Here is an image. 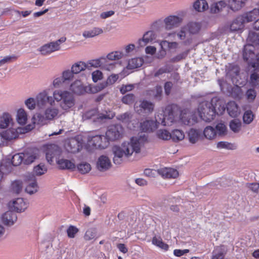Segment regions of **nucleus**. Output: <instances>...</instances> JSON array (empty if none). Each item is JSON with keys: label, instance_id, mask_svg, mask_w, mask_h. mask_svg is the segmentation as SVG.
<instances>
[{"label": "nucleus", "instance_id": "obj_15", "mask_svg": "<svg viewBox=\"0 0 259 259\" xmlns=\"http://www.w3.org/2000/svg\"><path fill=\"white\" fill-rule=\"evenodd\" d=\"M65 148L69 152L75 153L81 149L82 142L78 139L72 138L67 143Z\"/></svg>", "mask_w": 259, "mask_h": 259}, {"label": "nucleus", "instance_id": "obj_19", "mask_svg": "<svg viewBox=\"0 0 259 259\" xmlns=\"http://www.w3.org/2000/svg\"><path fill=\"white\" fill-rule=\"evenodd\" d=\"M158 174L163 178H176L178 176L179 172L172 168L163 167L158 169Z\"/></svg>", "mask_w": 259, "mask_h": 259}, {"label": "nucleus", "instance_id": "obj_43", "mask_svg": "<svg viewBox=\"0 0 259 259\" xmlns=\"http://www.w3.org/2000/svg\"><path fill=\"white\" fill-rule=\"evenodd\" d=\"M78 171L81 174H85L89 172L92 167L89 163L82 161L78 164L76 166Z\"/></svg>", "mask_w": 259, "mask_h": 259}, {"label": "nucleus", "instance_id": "obj_54", "mask_svg": "<svg viewBox=\"0 0 259 259\" xmlns=\"http://www.w3.org/2000/svg\"><path fill=\"white\" fill-rule=\"evenodd\" d=\"M102 64V58L100 59L91 60L88 61L86 63V65H87V69L90 70L92 67L94 68H98L101 67Z\"/></svg>", "mask_w": 259, "mask_h": 259}, {"label": "nucleus", "instance_id": "obj_61", "mask_svg": "<svg viewBox=\"0 0 259 259\" xmlns=\"http://www.w3.org/2000/svg\"><path fill=\"white\" fill-rule=\"evenodd\" d=\"M217 147L219 149H226L233 150L235 149V146L227 142L221 141L218 143Z\"/></svg>", "mask_w": 259, "mask_h": 259}, {"label": "nucleus", "instance_id": "obj_4", "mask_svg": "<svg viewBox=\"0 0 259 259\" xmlns=\"http://www.w3.org/2000/svg\"><path fill=\"white\" fill-rule=\"evenodd\" d=\"M49 107L47 108L42 113H36L32 118L33 124L28 125L26 128L30 131L34 127V125H42L47 123L48 121H50L57 117L59 114L58 108L54 107Z\"/></svg>", "mask_w": 259, "mask_h": 259}, {"label": "nucleus", "instance_id": "obj_6", "mask_svg": "<svg viewBox=\"0 0 259 259\" xmlns=\"http://www.w3.org/2000/svg\"><path fill=\"white\" fill-rule=\"evenodd\" d=\"M115 116V113L112 111H106L105 113H98L95 109H92L84 113L82 115L83 120L92 119L94 121L102 120L105 119H112Z\"/></svg>", "mask_w": 259, "mask_h": 259}, {"label": "nucleus", "instance_id": "obj_59", "mask_svg": "<svg viewBox=\"0 0 259 259\" xmlns=\"http://www.w3.org/2000/svg\"><path fill=\"white\" fill-rule=\"evenodd\" d=\"M74 72L71 70H64L62 73V77L64 79V81H70L73 79L74 77Z\"/></svg>", "mask_w": 259, "mask_h": 259}, {"label": "nucleus", "instance_id": "obj_2", "mask_svg": "<svg viewBox=\"0 0 259 259\" xmlns=\"http://www.w3.org/2000/svg\"><path fill=\"white\" fill-rule=\"evenodd\" d=\"M146 140L145 136L133 137L130 141L123 143L121 146H114L112 150L114 163L120 164L123 161V157L128 158L133 154L139 153Z\"/></svg>", "mask_w": 259, "mask_h": 259}, {"label": "nucleus", "instance_id": "obj_21", "mask_svg": "<svg viewBox=\"0 0 259 259\" xmlns=\"http://www.w3.org/2000/svg\"><path fill=\"white\" fill-rule=\"evenodd\" d=\"M156 35L153 31H148L143 35L142 38L140 39L138 41L139 47H143L147 44L151 42L156 38Z\"/></svg>", "mask_w": 259, "mask_h": 259}, {"label": "nucleus", "instance_id": "obj_1", "mask_svg": "<svg viewBox=\"0 0 259 259\" xmlns=\"http://www.w3.org/2000/svg\"><path fill=\"white\" fill-rule=\"evenodd\" d=\"M56 102L59 104L60 108L65 111H69L75 106V100L73 96L67 90H56L50 96L47 90L38 93L36 98H29L24 104L27 108L33 110L37 106L39 108H43L48 103L50 106H54Z\"/></svg>", "mask_w": 259, "mask_h": 259}, {"label": "nucleus", "instance_id": "obj_52", "mask_svg": "<svg viewBox=\"0 0 259 259\" xmlns=\"http://www.w3.org/2000/svg\"><path fill=\"white\" fill-rule=\"evenodd\" d=\"M156 135L157 137L163 140H168L170 139L171 133L166 130L160 129L157 131Z\"/></svg>", "mask_w": 259, "mask_h": 259}, {"label": "nucleus", "instance_id": "obj_22", "mask_svg": "<svg viewBox=\"0 0 259 259\" xmlns=\"http://www.w3.org/2000/svg\"><path fill=\"white\" fill-rule=\"evenodd\" d=\"M20 132V128L15 129L13 128H9L3 132V135L6 144L8 142L17 138Z\"/></svg>", "mask_w": 259, "mask_h": 259}, {"label": "nucleus", "instance_id": "obj_42", "mask_svg": "<svg viewBox=\"0 0 259 259\" xmlns=\"http://www.w3.org/2000/svg\"><path fill=\"white\" fill-rule=\"evenodd\" d=\"M249 84L254 88H259V72L253 71L251 73L249 79Z\"/></svg>", "mask_w": 259, "mask_h": 259}, {"label": "nucleus", "instance_id": "obj_53", "mask_svg": "<svg viewBox=\"0 0 259 259\" xmlns=\"http://www.w3.org/2000/svg\"><path fill=\"white\" fill-rule=\"evenodd\" d=\"M47 171V167L45 164L40 163L35 166L33 169V173L38 176L45 174Z\"/></svg>", "mask_w": 259, "mask_h": 259}, {"label": "nucleus", "instance_id": "obj_34", "mask_svg": "<svg viewBox=\"0 0 259 259\" xmlns=\"http://www.w3.org/2000/svg\"><path fill=\"white\" fill-rule=\"evenodd\" d=\"M103 33V30L100 27H94L93 28L85 30L82 33V36L85 38H92Z\"/></svg>", "mask_w": 259, "mask_h": 259}, {"label": "nucleus", "instance_id": "obj_29", "mask_svg": "<svg viewBox=\"0 0 259 259\" xmlns=\"http://www.w3.org/2000/svg\"><path fill=\"white\" fill-rule=\"evenodd\" d=\"M56 162L61 169H74L75 168V164L69 160L61 158L57 160Z\"/></svg>", "mask_w": 259, "mask_h": 259}, {"label": "nucleus", "instance_id": "obj_56", "mask_svg": "<svg viewBox=\"0 0 259 259\" xmlns=\"http://www.w3.org/2000/svg\"><path fill=\"white\" fill-rule=\"evenodd\" d=\"M23 153H18L14 155L12 157L11 163L13 166L19 165L23 162Z\"/></svg>", "mask_w": 259, "mask_h": 259}, {"label": "nucleus", "instance_id": "obj_51", "mask_svg": "<svg viewBox=\"0 0 259 259\" xmlns=\"http://www.w3.org/2000/svg\"><path fill=\"white\" fill-rule=\"evenodd\" d=\"M244 23L242 20L239 21L238 16L232 22L230 25V30L231 31H236L241 29Z\"/></svg>", "mask_w": 259, "mask_h": 259}, {"label": "nucleus", "instance_id": "obj_49", "mask_svg": "<svg viewBox=\"0 0 259 259\" xmlns=\"http://www.w3.org/2000/svg\"><path fill=\"white\" fill-rule=\"evenodd\" d=\"M214 99H217V101L213 102V104L216 109V114L221 115L224 113L226 109L225 105L222 101L218 99L217 98H215Z\"/></svg>", "mask_w": 259, "mask_h": 259}, {"label": "nucleus", "instance_id": "obj_39", "mask_svg": "<svg viewBox=\"0 0 259 259\" xmlns=\"http://www.w3.org/2000/svg\"><path fill=\"white\" fill-rule=\"evenodd\" d=\"M71 69L72 72L76 74L87 69V65H86V63L84 62L78 61L73 64Z\"/></svg>", "mask_w": 259, "mask_h": 259}, {"label": "nucleus", "instance_id": "obj_48", "mask_svg": "<svg viewBox=\"0 0 259 259\" xmlns=\"http://www.w3.org/2000/svg\"><path fill=\"white\" fill-rule=\"evenodd\" d=\"M186 30H188L190 33L195 34L199 31L201 25L198 22H192L189 23L186 26Z\"/></svg>", "mask_w": 259, "mask_h": 259}, {"label": "nucleus", "instance_id": "obj_9", "mask_svg": "<svg viewBox=\"0 0 259 259\" xmlns=\"http://www.w3.org/2000/svg\"><path fill=\"white\" fill-rule=\"evenodd\" d=\"M89 144L95 148L104 149L108 145V141L106 137L101 135H96L89 138Z\"/></svg>", "mask_w": 259, "mask_h": 259}, {"label": "nucleus", "instance_id": "obj_20", "mask_svg": "<svg viewBox=\"0 0 259 259\" xmlns=\"http://www.w3.org/2000/svg\"><path fill=\"white\" fill-rule=\"evenodd\" d=\"M139 108L140 109H138V106L135 107V110L139 114L143 111L145 113H151L154 110V104L150 101L144 100L141 102Z\"/></svg>", "mask_w": 259, "mask_h": 259}, {"label": "nucleus", "instance_id": "obj_10", "mask_svg": "<svg viewBox=\"0 0 259 259\" xmlns=\"http://www.w3.org/2000/svg\"><path fill=\"white\" fill-rule=\"evenodd\" d=\"M87 85L84 86L81 81L79 79H76L71 83L69 90L71 92L70 93L73 95V94L80 95L87 93ZM68 92V91H67ZM74 97V96H73ZM75 98V97H74ZM75 100V99H74Z\"/></svg>", "mask_w": 259, "mask_h": 259}, {"label": "nucleus", "instance_id": "obj_55", "mask_svg": "<svg viewBox=\"0 0 259 259\" xmlns=\"http://www.w3.org/2000/svg\"><path fill=\"white\" fill-rule=\"evenodd\" d=\"M241 125V122L240 120L237 119H234L231 120L229 124L231 130L234 133H238L239 132Z\"/></svg>", "mask_w": 259, "mask_h": 259}, {"label": "nucleus", "instance_id": "obj_33", "mask_svg": "<svg viewBox=\"0 0 259 259\" xmlns=\"http://www.w3.org/2000/svg\"><path fill=\"white\" fill-rule=\"evenodd\" d=\"M107 87V83L105 82V81L96 85H88L87 88V93L96 94L102 91Z\"/></svg>", "mask_w": 259, "mask_h": 259}, {"label": "nucleus", "instance_id": "obj_36", "mask_svg": "<svg viewBox=\"0 0 259 259\" xmlns=\"http://www.w3.org/2000/svg\"><path fill=\"white\" fill-rule=\"evenodd\" d=\"M203 134L205 138L212 140L217 136V133L215 129L211 126H207L203 131Z\"/></svg>", "mask_w": 259, "mask_h": 259}, {"label": "nucleus", "instance_id": "obj_3", "mask_svg": "<svg viewBox=\"0 0 259 259\" xmlns=\"http://www.w3.org/2000/svg\"><path fill=\"white\" fill-rule=\"evenodd\" d=\"M176 116L171 108L168 106L165 108L162 113L155 116V121L146 120L141 123V130L144 132H149L156 129L158 124L164 126H170L175 121Z\"/></svg>", "mask_w": 259, "mask_h": 259}, {"label": "nucleus", "instance_id": "obj_31", "mask_svg": "<svg viewBox=\"0 0 259 259\" xmlns=\"http://www.w3.org/2000/svg\"><path fill=\"white\" fill-rule=\"evenodd\" d=\"M228 5V3L225 1H220L214 3L210 6V11L211 13L217 14L221 11Z\"/></svg>", "mask_w": 259, "mask_h": 259}, {"label": "nucleus", "instance_id": "obj_38", "mask_svg": "<svg viewBox=\"0 0 259 259\" xmlns=\"http://www.w3.org/2000/svg\"><path fill=\"white\" fill-rule=\"evenodd\" d=\"M170 139L175 142L183 140L185 138V134L182 130L175 129L171 132Z\"/></svg>", "mask_w": 259, "mask_h": 259}, {"label": "nucleus", "instance_id": "obj_35", "mask_svg": "<svg viewBox=\"0 0 259 259\" xmlns=\"http://www.w3.org/2000/svg\"><path fill=\"white\" fill-rule=\"evenodd\" d=\"M194 9L198 12H203L208 9V5L206 0H196L193 4Z\"/></svg>", "mask_w": 259, "mask_h": 259}, {"label": "nucleus", "instance_id": "obj_63", "mask_svg": "<svg viewBox=\"0 0 259 259\" xmlns=\"http://www.w3.org/2000/svg\"><path fill=\"white\" fill-rule=\"evenodd\" d=\"M254 115L250 110H247L245 112L243 119L245 123L249 124L252 122L253 119Z\"/></svg>", "mask_w": 259, "mask_h": 259}, {"label": "nucleus", "instance_id": "obj_60", "mask_svg": "<svg viewBox=\"0 0 259 259\" xmlns=\"http://www.w3.org/2000/svg\"><path fill=\"white\" fill-rule=\"evenodd\" d=\"M96 230L95 228L88 229L84 234V239L86 240H91L94 239L96 236Z\"/></svg>", "mask_w": 259, "mask_h": 259}, {"label": "nucleus", "instance_id": "obj_62", "mask_svg": "<svg viewBox=\"0 0 259 259\" xmlns=\"http://www.w3.org/2000/svg\"><path fill=\"white\" fill-rule=\"evenodd\" d=\"M116 118L118 120H120L122 122L127 123L131 119L132 115L130 112H125L123 114L118 115Z\"/></svg>", "mask_w": 259, "mask_h": 259}, {"label": "nucleus", "instance_id": "obj_30", "mask_svg": "<svg viewBox=\"0 0 259 259\" xmlns=\"http://www.w3.org/2000/svg\"><path fill=\"white\" fill-rule=\"evenodd\" d=\"M28 119V115L23 108H19L17 110L16 120L20 125H24Z\"/></svg>", "mask_w": 259, "mask_h": 259}, {"label": "nucleus", "instance_id": "obj_64", "mask_svg": "<svg viewBox=\"0 0 259 259\" xmlns=\"http://www.w3.org/2000/svg\"><path fill=\"white\" fill-rule=\"evenodd\" d=\"M245 95L249 102H252L256 96V92L254 89H249L246 91Z\"/></svg>", "mask_w": 259, "mask_h": 259}, {"label": "nucleus", "instance_id": "obj_40", "mask_svg": "<svg viewBox=\"0 0 259 259\" xmlns=\"http://www.w3.org/2000/svg\"><path fill=\"white\" fill-rule=\"evenodd\" d=\"M247 40L249 43L247 45L252 46L254 48V45H259V33L249 32Z\"/></svg>", "mask_w": 259, "mask_h": 259}, {"label": "nucleus", "instance_id": "obj_17", "mask_svg": "<svg viewBox=\"0 0 259 259\" xmlns=\"http://www.w3.org/2000/svg\"><path fill=\"white\" fill-rule=\"evenodd\" d=\"M9 206L17 212H21L27 208L28 204L22 198H18L9 203Z\"/></svg>", "mask_w": 259, "mask_h": 259}, {"label": "nucleus", "instance_id": "obj_8", "mask_svg": "<svg viewBox=\"0 0 259 259\" xmlns=\"http://www.w3.org/2000/svg\"><path fill=\"white\" fill-rule=\"evenodd\" d=\"M123 131L122 126L119 124L109 126L106 132L107 140L114 141L119 139L123 134Z\"/></svg>", "mask_w": 259, "mask_h": 259}, {"label": "nucleus", "instance_id": "obj_23", "mask_svg": "<svg viewBox=\"0 0 259 259\" xmlns=\"http://www.w3.org/2000/svg\"><path fill=\"white\" fill-rule=\"evenodd\" d=\"M259 15V10L256 8L252 11L238 16L239 21L242 20L244 23L253 21Z\"/></svg>", "mask_w": 259, "mask_h": 259}, {"label": "nucleus", "instance_id": "obj_13", "mask_svg": "<svg viewBox=\"0 0 259 259\" xmlns=\"http://www.w3.org/2000/svg\"><path fill=\"white\" fill-rule=\"evenodd\" d=\"M45 153L48 162L52 164L54 161V158L60 153V151L56 145L50 144L46 146Z\"/></svg>", "mask_w": 259, "mask_h": 259}, {"label": "nucleus", "instance_id": "obj_45", "mask_svg": "<svg viewBox=\"0 0 259 259\" xmlns=\"http://www.w3.org/2000/svg\"><path fill=\"white\" fill-rule=\"evenodd\" d=\"M123 52L120 51H113L107 54L106 59L110 61H118L124 56Z\"/></svg>", "mask_w": 259, "mask_h": 259}, {"label": "nucleus", "instance_id": "obj_25", "mask_svg": "<svg viewBox=\"0 0 259 259\" xmlns=\"http://www.w3.org/2000/svg\"><path fill=\"white\" fill-rule=\"evenodd\" d=\"M247 0H228V7L232 11L235 12L243 8Z\"/></svg>", "mask_w": 259, "mask_h": 259}, {"label": "nucleus", "instance_id": "obj_24", "mask_svg": "<svg viewBox=\"0 0 259 259\" xmlns=\"http://www.w3.org/2000/svg\"><path fill=\"white\" fill-rule=\"evenodd\" d=\"M146 94L149 98L160 101L162 98V88L161 86L157 85L153 89L148 90Z\"/></svg>", "mask_w": 259, "mask_h": 259}, {"label": "nucleus", "instance_id": "obj_26", "mask_svg": "<svg viewBox=\"0 0 259 259\" xmlns=\"http://www.w3.org/2000/svg\"><path fill=\"white\" fill-rule=\"evenodd\" d=\"M38 51L40 52L42 55L47 56L59 50L57 48V45H55L52 41L40 47Z\"/></svg>", "mask_w": 259, "mask_h": 259}, {"label": "nucleus", "instance_id": "obj_14", "mask_svg": "<svg viewBox=\"0 0 259 259\" xmlns=\"http://www.w3.org/2000/svg\"><path fill=\"white\" fill-rule=\"evenodd\" d=\"M111 166V162L109 157L105 155L100 156L96 163V167L100 171H105Z\"/></svg>", "mask_w": 259, "mask_h": 259}, {"label": "nucleus", "instance_id": "obj_16", "mask_svg": "<svg viewBox=\"0 0 259 259\" xmlns=\"http://www.w3.org/2000/svg\"><path fill=\"white\" fill-rule=\"evenodd\" d=\"M1 220L4 225L11 226L16 222L17 217L14 211H7L2 215Z\"/></svg>", "mask_w": 259, "mask_h": 259}, {"label": "nucleus", "instance_id": "obj_47", "mask_svg": "<svg viewBox=\"0 0 259 259\" xmlns=\"http://www.w3.org/2000/svg\"><path fill=\"white\" fill-rule=\"evenodd\" d=\"M225 254V250L222 246H217L212 252L211 259H224Z\"/></svg>", "mask_w": 259, "mask_h": 259}, {"label": "nucleus", "instance_id": "obj_44", "mask_svg": "<svg viewBox=\"0 0 259 259\" xmlns=\"http://www.w3.org/2000/svg\"><path fill=\"white\" fill-rule=\"evenodd\" d=\"M201 132L199 130L192 128L188 132L189 141L192 143H195L199 139Z\"/></svg>", "mask_w": 259, "mask_h": 259}, {"label": "nucleus", "instance_id": "obj_11", "mask_svg": "<svg viewBox=\"0 0 259 259\" xmlns=\"http://www.w3.org/2000/svg\"><path fill=\"white\" fill-rule=\"evenodd\" d=\"M182 21L181 17L175 15L169 16L164 20L165 28L166 30H171L178 26Z\"/></svg>", "mask_w": 259, "mask_h": 259}, {"label": "nucleus", "instance_id": "obj_50", "mask_svg": "<svg viewBox=\"0 0 259 259\" xmlns=\"http://www.w3.org/2000/svg\"><path fill=\"white\" fill-rule=\"evenodd\" d=\"M159 46H163L169 50H176L178 48L179 44L176 41L170 42L165 40H160L159 41Z\"/></svg>", "mask_w": 259, "mask_h": 259}, {"label": "nucleus", "instance_id": "obj_58", "mask_svg": "<svg viewBox=\"0 0 259 259\" xmlns=\"http://www.w3.org/2000/svg\"><path fill=\"white\" fill-rule=\"evenodd\" d=\"M22 189V183L20 181H15L12 183L11 190L17 194L19 193Z\"/></svg>", "mask_w": 259, "mask_h": 259}, {"label": "nucleus", "instance_id": "obj_57", "mask_svg": "<svg viewBox=\"0 0 259 259\" xmlns=\"http://www.w3.org/2000/svg\"><path fill=\"white\" fill-rule=\"evenodd\" d=\"M217 131V135L222 136L227 134V128L225 124L223 123H218L214 128Z\"/></svg>", "mask_w": 259, "mask_h": 259}, {"label": "nucleus", "instance_id": "obj_12", "mask_svg": "<svg viewBox=\"0 0 259 259\" xmlns=\"http://www.w3.org/2000/svg\"><path fill=\"white\" fill-rule=\"evenodd\" d=\"M180 119L183 123L186 125H193L196 122L197 116L188 110H184L180 115Z\"/></svg>", "mask_w": 259, "mask_h": 259}, {"label": "nucleus", "instance_id": "obj_46", "mask_svg": "<svg viewBox=\"0 0 259 259\" xmlns=\"http://www.w3.org/2000/svg\"><path fill=\"white\" fill-rule=\"evenodd\" d=\"M152 242L153 244L164 251H167L169 248L168 245L164 243L160 237H154L152 240Z\"/></svg>", "mask_w": 259, "mask_h": 259}, {"label": "nucleus", "instance_id": "obj_7", "mask_svg": "<svg viewBox=\"0 0 259 259\" xmlns=\"http://www.w3.org/2000/svg\"><path fill=\"white\" fill-rule=\"evenodd\" d=\"M243 59L253 67H259V54L255 55L254 48L250 45H245L243 53Z\"/></svg>", "mask_w": 259, "mask_h": 259}, {"label": "nucleus", "instance_id": "obj_5", "mask_svg": "<svg viewBox=\"0 0 259 259\" xmlns=\"http://www.w3.org/2000/svg\"><path fill=\"white\" fill-rule=\"evenodd\" d=\"M216 99H212L211 102L203 101L199 103L197 112L200 118L205 122L213 120L216 115V109L213 102Z\"/></svg>", "mask_w": 259, "mask_h": 259}, {"label": "nucleus", "instance_id": "obj_28", "mask_svg": "<svg viewBox=\"0 0 259 259\" xmlns=\"http://www.w3.org/2000/svg\"><path fill=\"white\" fill-rule=\"evenodd\" d=\"M36 150L30 149L23 153V162L25 164L32 163L37 157Z\"/></svg>", "mask_w": 259, "mask_h": 259}, {"label": "nucleus", "instance_id": "obj_37", "mask_svg": "<svg viewBox=\"0 0 259 259\" xmlns=\"http://www.w3.org/2000/svg\"><path fill=\"white\" fill-rule=\"evenodd\" d=\"M144 63V60L142 58L137 57L133 58L129 60L127 68L129 69H133L140 67Z\"/></svg>", "mask_w": 259, "mask_h": 259}, {"label": "nucleus", "instance_id": "obj_18", "mask_svg": "<svg viewBox=\"0 0 259 259\" xmlns=\"http://www.w3.org/2000/svg\"><path fill=\"white\" fill-rule=\"evenodd\" d=\"M27 181L28 184L25 188V191L29 194L36 193L38 190V186L35 177L30 175L27 179Z\"/></svg>", "mask_w": 259, "mask_h": 259}, {"label": "nucleus", "instance_id": "obj_27", "mask_svg": "<svg viewBox=\"0 0 259 259\" xmlns=\"http://www.w3.org/2000/svg\"><path fill=\"white\" fill-rule=\"evenodd\" d=\"M13 119L12 115L8 113L4 112L0 117V128L5 129L12 125Z\"/></svg>", "mask_w": 259, "mask_h": 259}, {"label": "nucleus", "instance_id": "obj_41", "mask_svg": "<svg viewBox=\"0 0 259 259\" xmlns=\"http://www.w3.org/2000/svg\"><path fill=\"white\" fill-rule=\"evenodd\" d=\"M110 60H108L105 58H102V64L101 68L103 70L107 71L113 70L116 65L115 62H110Z\"/></svg>", "mask_w": 259, "mask_h": 259}, {"label": "nucleus", "instance_id": "obj_32", "mask_svg": "<svg viewBox=\"0 0 259 259\" xmlns=\"http://www.w3.org/2000/svg\"><path fill=\"white\" fill-rule=\"evenodd\" d=\"M229 114L232 117H237L240 113V111L237 104L234 101L229 102L227 105Z\"/></svg>", "mask_w": 259, "mask_h": 259}]
</instances>
